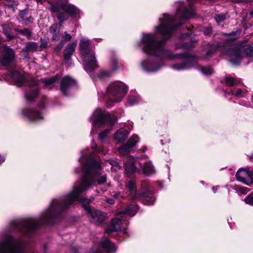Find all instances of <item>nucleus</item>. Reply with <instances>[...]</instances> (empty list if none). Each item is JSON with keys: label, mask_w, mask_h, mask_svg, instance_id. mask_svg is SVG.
Returning <instances> with one entry per match:
<instances>
[{"label": "nucleus", "mask_w": 253, "mask_h": 253, "mask_svg": "<svg viewBox=\"0 0 253 253\" xmlns=\"http://www.w3.org/2000/svg\"><path fill=\"white\" fill-rule=\"evenodd\" d=\"M38 84V82L34 80H32L29 83V85L30 87V89L25 94V97L27 100H32L35 98L38 94L39 89L37 86Z\"/></svg>", "instance_id": "nucleus-11"}, {"label": "nucleus", "mask_w": 253, "mask_h": 253, "mask_svg": "<svg viewBox=\"0 0 253 253\" xmlns=\"http://www.w3.org/2000/svg\"><path fill=\"white\" fill-rule=\"evenodd\" d=\"M5 53L0 59V63L4 65H7L11 62L14 57V51L9 47L5 46L4 47Z\"/></svg>", "instance_id": "nucleus-13"}, {"label": "nucleus", "mask_w": 253, "mask_h": 253, "mask_svg": "<svg viewBox=\"0 0 253 253\" xmlns=\"http://www.w3.org/2000/svg\"><path fill=\"white\" fill-rule=\"evenodd\" d=\"M245 51L248 56H253V47L248 45L246 48L242 46H236L231 49L230 54L232 56L231 62L235 63L236 61H240L244 57L243 51Z\"/></svg>", "instance_id": "nucleus-8"}, {"label": "nucleus", "mask_w": 253, "mask_h": 253, "mask_svg": "<svg viewBox=\"0 0 253 253\" xmlns=\"http://www.w3.org/2000/svg\"><path fill=\"white\" fill-rule=\"evenodd\" d=\"M139 138L137 135H133L127 142L124 146L119 149V152L122 155H126L130 151V148L134 147L138 142Z\"/></svg>", "instance_id": "nucleus-10"}, {"label": "nucleus", "mask_w": 253, "mask_h": 253, "mask_svg": "<svg viewBox=\"0 0 253 253\" xmlns=\"http://www.w3.org/2000/svg\"><path fill=\"white\" fill-rule=\"evenodd\" d=\"M174 30V20L169 15L164 14L160 19V24L156 27L157 33L163 37L160 42H156L155 37L149 34H143L141 42L143 44V50L147 54H156L160 56L165 53L162 43L168 39Z\"/></svg>", "instance_id": "nucleus-2"}, {"label": "nucleus", "mask_w": 253, "mask_h": 253, "mask_svg": "<svg viewBox=\"0 0 253 253\" xmlns=\"http://www.w3.org/2000/svg\"><path fill=\"white\" fill-rule=\"evenodd\" d=\"M80 52L84 61V69L88 71L97 67V61L93 54L90 53L91 49L89 46V41L82 38L80 43Z\"/></svg>", "instance_id": "nucleus-3"}, {"label": "nucleus", "mask_w": 253, "mask_h": 253, "mask_svg": "<svg viewBox=\"0 0 253 253\" xmlns=\"http://www.w3.org/2000/svg\"><path fill=\"white\" fill-rule=\"evenodd\" d=\"M121 220L120 218H115L112 220L111 225L105 231L108 233L113 231H118L121 229Z\"/></svg>", "instance_id": "nucleus-15"}, {"label": "nucleus", "mask_w": 253, "mask_h": 253, "mask_svg": "<svg viewBox=\"0 0 253 253\" xmlns=\"http://www.w3.org/2000/svg\"><path fill=\"white\" fill-rule=\"evenodd\" d=\"M60 7L70 16L75 15L78 12V9L73 5L70 4L61 5Z\"/></svg>", "instance_id": "nucleus-20"}, {"label": "nucleus", "mask_w": 253, "mask_h": 253, "mask_svg": "<svg viewBox=\"0 0 253 253\" xmlns=\"http://www.w3.org/2000/svg\"><path fill=\"white\" fill-rule=\"evenodd\" d=\"M225 19H226V15L224 14L217 15L215 18V20L217 23L222 22V21H224Z\"/></svg>", "instance_id": "nucleus-34"}, {"label": "nucleus", "mask_w": 253, "mask_h": 253, "mask_svg": "<svg viewBox=\"0 0 253 253\" xmlns=\"http://www.w3.org/2000/svg\"><path fill=\"white\" fill-rule=\"evenodd\" d=\"M100 245L102 248L109 253L114 252L117 250L115 245L111 243L107 238L101 241Z\"/></svg>", "instance_id": "nucleus-18"}, {"label": "nucleus", "mask_w": 253, "mask_h": 253, "mask_svg": "<svg viewBox=\"0 0 253 253\" xmlns=\"http://www.w3.org/2000/svg\"><path fill=\"white\" fill-rule=\"evenodd\" d=\"M101 76L102 77H108L110 76V73L105 71H102L100 72Z\"/></svg>", "instance_id": "nucleus-46"}, {"label": "nucleus", "mask_w": 253, "mask_h": 253, "mask_svg": "<svg viewBox=\"0 0 253 253\" xmlns=\"http://www.w3.org/2000/svg\"><path fill=\"white\" fill-rule=\"evenodd\" d=\"M83 171L84 175L80 185L75 186L73 191L66 197L60 199L53 200L49 208L42 213L40 218L29 219L24 224V227L29 230H33L41 223H48V219L53 216L52 212L54 210L67 209L78 200L82 192L94 184L96 182L98 184H102L106 181V174L101 173L100 165L96 163L93 159L84 167Z\"/></svg>", "instance_id": "nucleus-1"}, {"label": "nucleus", "mask_w": 253, "mask_h": 253, "mask_svg": "<svg viewBox=\"0 0 253 253\" xmlns=\"http://www.w3.org/2000/svg\"><path fill=\"white\" fill-rule=\"evenodd\" d=\"M59 80V77L55 76L50 78H44L41 80V82L44 84V87L48 89L52 88L55 84Z\"/></svg>", "instance_id": "nucleus-17"}, {"label": "nucleus", "mask_w": 253, "mask_h": 253, "mask_svg": "<svg viewBox=\"0 0 253 253\" xmlns=\"http://www.w3.org/2000/svg\"><path fill=\"white\" fill-rule=\"evenodd\" d=\"M36 1L39 3V2H42V0H36Z\"/></svg>", "instance_id": "nucleus-54"}, {"label": "nucleus", "mask_w": 253, "mask_h": 253, "mask_svg": "<svg viewBox=\"0 0 253 253\" xmlns=\"http://www.w3.org/2000/svg\"><path fill=\"white\" fill-rule=\"evenodd\" d=\"M24 246L18 241H16L11 236H7L0 242V253H22Z\"/></svg>", "instance_id": "nucleus-5"}, {"label": "nucleus", "mask_w": 253, "mask_h": 253, "mask_svg": "<svg viewBox=\"0 0 253 253\" xmlns=\"http://www.w3.org/2000/svg\"><path fill=\"white\" fill-rule=\"evenodd\" d=\"M41 41H42V44H41V48H45L47 46V42L46 41H43L42 40H41Z\"/></svg>", "instance_id": "nucleus-47"}, {"label": "nucleus", "mask_w": 253, "mask_h": 253, "mask_svg": "<svg viewBox=\"0 0 253 253\" xmlns=\"http://www.w3.org/2000/svg\"><path fill=\"white\" fill-rule=\"evenodd\" d=\"M9 39H12V37H10V38H9Z\"/></svg>", "instance_id": "nucleus-57"}, {"label": "nucleus", "mask_w": 253, "mask_h": 253, "mask_svg": "<svg viewBox=\"0 0 253 253\" xmlns=\"http://www.w3.org/2000/svg\"><path fill=\"white\" fill-rule=\"evenodd\" d=\"M119 196H120V193L119 192L116 193L113 195L114 198H115V199L118 198L119 197Z\"/></svg>", "instance_id": "nucleus-50"}, {"label": "nucleus", "mask_w": 253, "mask_h": 253, "mask_svg": "<svg viewBox=\"0 0 253 253\" xmlns=\"http://www.w3.org/2000/svg\"><path fill=\"white\" fill-rule=\"evenodd\" d=\"M195 14L193 11H186L182 14V18L184 20L189 19L194 15Z\"/></svg>", "instance_id": "nucleus-29"}, {"label": "nucleus", "mask_w": 253, "mask_h": 253, "mask_svg": "<svg viewBox=\"0 0 253 253\" xmlns=\"http://www.w3.org/2000/svg\"><path fill=\"white\" fill-rule=\"evenodd\" d=\"M201 72L206 75H211L213 73V70L209 67H202L201 68Z\"/></svg>", "instance_id": "nucleus-32"}, {"label": "nucleus", "mask_w": 253, "mask_h": 253, "mask_svg": "<svg viewBox=\"0 0 253 253\" xmlns=\"http://www.w3.org/2000/svg\"><path fill=\"white\" fill-rule=\"evenodd\" d=\"M127 91V86L123 83H111L107 89V97L111 102L117 103L123 99Z\"/></svg>", "instance_id": "nucleus-4"}, {"label": "nucleus", "mask_w": 253, "mask_h": 253, "mask_svg": "<svg viewBox=\"0 0 253 253\" xmlns=\"http://www.w3.org/2000/svg\"><path fill=\"white\" fill-rule=\"evenodd\" d=\"M28 117L31 121H38L42 119V115L35 110L30 111L28 114Z\"/></svg>", "instance_id": "nucleus-25"}, {"label": "nucleus", "mask_w": 253, "mask_h": 253, "mask_svg": "<svg viewBox=\"0 0 253 253\" xmlns=\"http://www.w3.org/2000/svg\"><path fill=\"white\" fill-rule=\"evenodd\" d=\"M137 200H140L146 205H153L155 201V199L152 194L148 193H140Z\"/></svg>", "instance_id": "nucleus-14"}, {"label": "nucleus", "mask_w": 253, "mask_h": 253, "mask_svg": "<svg viewBox=\"0 0 253 253\" xmlns=\"http://www.w3.org/2000/svg\"><path fill=\"white\" fill-rule=\"evenodd\" d=\"M244 201L248 205L253 206V194L248 195L244 200Z\"/></svg>", "instance_id": "nucleus-31"}, {"label": "nucleus", "mask_w": 253, "mask_h": 253, "mask_svg": "<svg viewBox=\"0 0 253 253\" xmlns=\"http://www.w3.org/2000/svg\"><path fill=\"white\" fill-rule=\"evenodd\" d=\"M110 164L113 166H115L116 165H118V162H116V161H112Z\"/></svg>", "instance_id": "nucleus-51"}, {"label": "nucleus", "mask_w": 253, "mask_h": 253, "mask_svg": "<svg viewBox=\"0 0 253 253\" xmlns=\"http://www.w3.org/2000/svg\"><path fill=\"white\" fill-rule=\"evenodd\" d=\"M93 199V198H91L89 199H83L79 196L77 201H79L83 204L84 209L91 218V222L95 224H100L104 220L103 213L99 211L92 209L91 207L88 205Z\"/></svg>", "instance_id": "nucleus-7"}, {"label": "nucleus", "mask_w": 253, "mask_h": 253, "mask_svg": "<svg viewBox=\"0 0 253 253\" xmlns=\"http://www.w3.org/2000/svg\"><path fill=\"white\" fill-rule=\"evenodd\" d=\"M50 10L53 12H58L59 11V6L51 4Z\"/></svg>", "instance_id": "nucleus-37"}, {"label": "nucleus", "mask_w": 253, "mask_h": 253, "mask_svg": "<svg viewBox=\"0 0 253 253\" xmlns=\"http://www.w3.org/2000/svg\"><path fill=\"white\" fill-rule=\"evenodd\" d=\"M20 33L24 35H27L28 36H30L31 34V33L30 31V30L27 29H24L21 30L20 31Z\"/></svg>", "instance_id": "nucleus-39"}, {"label": "nucleus", "mask_w": 253, "mask_h": 253, "mask_svg": "<svg viewBox=\"0 0 253 253\" xmlns=\"http://www.w3.org/2000/svg\"><path fill=\"white\" fill-rule=\"evenodd\" d=\"M63 41H62L56 47L55 50L57 52L59 51L61 48L63 47Z\"/></svg>", "instance_id": "nucleus-42"}, {"label": "nucleus", "mask_w": 253, "mask_h": 253, "mask_svg": "<svg viewBox=\"0 0 253 253\" xmlns=\"http://www.w3.org/2000/svg\"><path fill=\"white\" fill-rule=\"evenodd\" d=\"M115 167H116L117 168H118L119 169H121V167L120 166V165L118 163V165H115Z\"/></svg>", "instance_id": "nucleus-53"}, {"label": "nucleus", "mask_w": 253, "mask_h": 253, "mask_svg": "<svg viewBox=\"0 0 253 253\" xmlns=\"http://www.w3.org/2000/svg\"><path fill=\"white\" fill-rule=\"evenodd\" d=\"M138 208L135 205H129L127 206L125 210L120 211V214H126L128 216H134L137 211Z\"/></svg>", "instance_id": "nucleus-22"}, {"label": "nucleus", "mask_w": 253, "mask_h": 253, "mask_svg": "<svg viewBox=\"0 0 253 253\" xmlns=\"http://www.w3.org/2000/svg\"><path fill=\"white\" fill-rule=\"evenodd\" d=\"M159 68L157 69H153V68H149V69H145V70L148 72H154L157 71Z\"/></svg>", "instance_id": "nucleus-48"}, {"label": "nucleus", "mask_w": 253, "mask_h": 253, "mask_svg": "<svg viewBox=\"0 0 253 253\" xmlns=\"http://www.w3.org/2000/svg\"><path fill=\"white\" fill-rule=\"evenodd\" d=\"M226 83L229 86H233L237 85L240 83V81L232 77H227Z\"/></svg>", "instance_id": "nucleus-28"}, {"label": "nucleus", "mask_w": 253, "mask_h": 253, "mask_svg": "<svg viewBox=\"0 0 253 253\" xmlns=\"http://www.w3.org/2000/svg\"><path fill=\"white\" fill-rule=\"evenodd\" d=\"M142 169L143 173L146 175H149L154 171L153 167L150 162L144 163Z\"/></svg>", "instance_id": "nucleus-26"}, {"label": "nucleus", "mask_w": 253, "mask_h": 253, "mask_svg": "<svg viewBox=\"0 0 253 253\" xmlns=\"http://www.w3.org/2000/svg\"><path fill=\"white\" fill-rule=\"evenodd\" d=\"M77 45V42L68 44L67 45L65 52L64 53V57L65 59H68L70 57L71 55L74 52L75 47Z\"/></svg>", "instance_id": "nucleus-24"}, {"label": "nucleus", "mask_w": 253, "mask_h": 253, "mask_svg": "<svg viewBox=\"0 0 253 253\" xmlns=\"http://www.w3.org/2000/svg\"><path fill=\"white\" fill-rule=\"evenodd\" d=\"M5 161V159L4 158H1L0 156V165L3 163L4 161Z\"/></svg>", "instance_id": "nucleus-52"}, {"label": "nucleus", "mask_w": 253, "mask_h": 253, "mask_svg": "<svg viewBox=\"0 0 253 253\" xmlns=\"http://www.w3.org/2000/svg\"><path fill=\"white\" fill-rule=\"evenodd\" d=\"M63 39L64 41H69L72 39V36L67 33V32H64V36L63 37Z\"/></svg>", "instance_id": "nucleus-38"}, {"label": "nucleus", "mask_w": 253, "mask_h": 253, "mask_svg": "<svg viewBox=\"0 0 253 253\" xmlns=\"http://www.w3.org/2000/svg\"><path fill=\"white\" fill-rule=\"evenodd\" d=\"M137 102V98L134 96H130L128 98V103L130 105H134Z\"/></svg>", "instance_id": "nucleus-36"}, {"label": "nucleus", "mask_w": 253, "mask_h": 253, "mask_svg": "<svg viewBox=\"0 0 253 253\" xmlns=\"http://www.w3.org/2000/svg\"><path fill=\"white\" fill-rule=\"evenodd\" d=\"M76 81L69 76L63 78L60 83V89L63 94L67 95L66 91L76 84Z\"/></svg>", "instance_id": "nucleus-12"}, {"label": "nucleus", "mask_w": 253, "mask_h": 253, "mask_svg": "<svg viewBox=\"0 0 253 253\" xmlns=\"http://www.w3.org/2000/svg\"><path fill=\"white\" fill-rule=\"evenodd\" d=\"M238 190L243 194H246L248 192L247 188L245 187H239Z\"/></svg>", "instance_id": "nucleus-41"}, {"label": "nucleus", "mask_w": 253, "mask_h": 253, "mask_svg": "<svg viewBox=\"0 0 253 253\" xmlns=\"http://www.w3.org/2000/svg\"><path fill=\"white\" fill-rule=\"evenodd\" d=\"M92 123L94 126H99L102 125H113L117 118L114 115L105 114L100 109H96L93 112L92 117Z\"/></svg>", "instance_id": "nucleus-6"}, {"label": "nucleus", "mask_w": 253, "mask_h": 253, "mask_svg": "<svg viewBox=\"0 0 253 253\" xmlns=\"http://www.w3.org/2000/svg\"><path fill=\"white\" fill-rule=\"evenodd\" d=\"M251 15L253 16V11L251 13Z\"/></svg>", "instance_id": "nucleus-56"}, {"label": "nucleus", "mask_w": 253, "mask_h": 253, "mask_svg": "<svg viewBox=\"0 0 253 253\" xmlns=\"http://www.w3.org/2000/svg\"><path fill=\"white\" fill-rule=\"evenodd\" d=\"M49 32L52 35V40L53 41H58L59 39V28L57 24H53L50 26Z\"/></svg>", "instance_id": "nucleus-23"}, {"label": "nucleus", "mask_w": 253, "mask_h": 253, "mask_svg": "<svg viewBox=\"0 0 253 253\" xmlns=\"http://www.w3.org/2000/svg\"><path fill=\"white\" fill-rule=\"evenodd\" d=\"M26 48L29 51H35L38 50V46L37 43L33 42L29 43Z\"/></svg>", "instance_id": "nucleus-30"}, {"label": "nucleus", "mask_w": 253, "mask_h": 253, "mask_svg": "<svg viewBox=\"0 0 253 253\" xmlns=\"http://www.w3.org/2000/svg\"><path fill=\"white\" fill-rule=\"evenodd\" d=\"M204 32L205 35H209L211 32V27L206 28Z\"/></svg>", "instance_id": "nucleus-44"}, {"label": "nucleus", "mask_w": 253, "mask_h": 253, "mask_svg": "<svg viewBox=\"0 0 253 253\" xmlns=\"http://www.w3.org/2000/svg\"><path fill=\"white\" fill-rule=\"evenodd\" d=\"M57 18L60 23L63 22L66 18L65 17V15L63 14H59L57 16Z\"/></svg>", "instance_id": "nucleus-40"}, {"label": "nucleus", "mask_w": 253, "mask_h": 253, "mask_svg": "<svg viewBox=\"0 0 253 253\" xmlns=\"http://www.w3.org/2000/svg\"><path fill=\"white\" fill-rule=\"evenodd\" d=\"M11 77L17 86H21L26 80V77L18 71H14L11 73Z\"/></svg>", "instance_id": "nucleus-16"}, {"label": "nucleus", "mask_w": 253, "mask_h": 253, "mask_svg": "<svg viewBox=\"0 0 253 253\" xmlns=\"http://www.w3.org/2000/svg\"><path fill=\"white\" fill-rule=\"evenodd\" d=\"M236 177L238 181L249 185L246 181L253 180V173L244 169H240L238 170Z\"/></svg>", "instance_id": "nucleus-9"}, {"label": "nucleus", "mask_w": 253, "mask_h": 253, "mask_svg": "<svg viewBox=\"0 0 253 253\" xmlns=\"http://www.w3.org/2000/svg\"><path fill=\"white\" fill-rule=\"evenodd\" d=\"M127 187L130 192L131 198L133 200L138 199L140 193H137L135 183L132 181H129Z\"/></svg>", "instance_id": "nucleus-19"}, {"label": "nucleus", "mask_w": 253, "mask_h": 253, "mask_svg": "<svg viewBox=\"0 0 253 253\" xmlns=\"http://www.w3.org/2000/svg\"><path fill=\"white\" fill-rule=\"evenodd\" d=\"M105 201L110 204H114V200L112 199L107 198L105 200Z\"/></svg>", "instance_id": "nucleus-49"}, {"label": "nucleus", "mask_w": 253, "mask_h": 253, "mask_svg": "<svg viewBox=\"0 0 253 253\" xmlns=\"http://www.w3.org/2000/svg\"><path fill=\"white\" fill-rule=\"evenodd\" d=\"M142 187L144 189H147L149 188V187L150 186L149 184L146 182H143L141 184Z\"/></svg>", "instance_id": "nucleus-43"}, {"label": "nucleus", "mask_w": 253, "mask_h": 253, "mask_svg": "<svg viewBox=\"0 0 253 253\" xmlns=\"http://www.w3.org/2000/svg\"><path fill=\"white\" fill-rule=\"evenodd\" d=\"M214 187H213L212 190H214Z\"/></svg>", "instance_id": "nucleus-58"}, {"label": "nucleus", "mask_w": 253, "mask_h": 253, "mask_svg": "<svg viewBox=\"0 0 253 253\" xmlns=\"http://www.w3.org/2000/svg\"><path fill=\"white\" fill-rule=\"evenodd\" d=\"M128 131L126 129L117 131L115 135V139L119 143L123 142L127 138Z\"/></svg>", "instance_id": "nucleus-21"}, {"label": "nucleus", "mask_w": 253, "mask_h": 253, "mask_svg": "<svg viewBox=\"0 0 253 253\" xmlns=\"http://www.w3.org/2000/svg\"><path fill=\"white\" fill-rule=\"evenodd\" d=\"M242 90L240 88H239L237 89L236 93H235V95L236 96L238 97H240L241 96V94L242 93Z\"/></svg>", "instance_id": "nucleus-45"}, {"label": "nucleus", "mask_w": 253, "mask_h": 253, "mask_svg": "<svg viewBox=\"0 0 253 253\" xmlns=\"http://www.w3.org/2000/svg\"><path fill=\"white\" fill-rule=\"evenodd\" d=\"M172 68L174 69H176L178 70H183V69H186L188 68V67H187L186 64H185V63L174 65L172 66Z\"/></svg>", "instance_id": "nucleus-33"}, {"label": "nucleus", "mask_w": 253, "mask_h": 253, "mask_svg": "<svg viewBox=\"0 0 253 253\" xmlns=\"http://www.w3.org/2000/svg\"><path fill=\"white\" fill-rule=\"evenodd\" d=\"M109 130L107 129L100 133L98 136L99 139L103 140L104 138H105L107 135L109 133Z\"/></svg>", "instance_id": "nucleus-35"}, {"label": "nucleus", "mask_w": 253, "mask_h": 253, "mask_svg": "<svg viewBox=\"0 0 253 253\" xmlns=\"http://www.w3.org/2000/svg\"><path fill=\"white\" fill-rule=\"evenodd\" d=\"M125 169L126 173L130 174L136 171V168L133 163L126 162L125 163Z\"/></svg>", "instance_id": "nucleus-27"}, {"label": "nucleus", "mask_w": 253, "mask_h": 253, "mask_svg": "<svg viewBox=\"0 0 253 253\" xmlns=\"http://www.w3.org/2000/svg\"><path fill=\"white\" fill-rule=\"evenodd\" d=\"M250 159L252 160H253V155L252 156L250 157Z\"/></svg>", "instance_id": "nucleus-55"}]
</instances>
